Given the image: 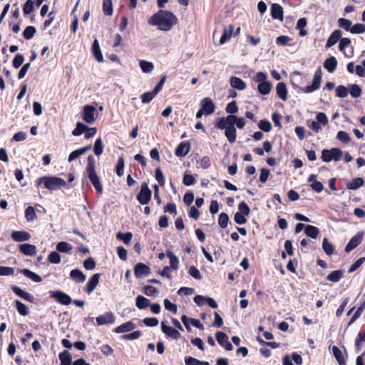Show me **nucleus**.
Instances as JSON below:
<instances>
[{"instance_id": "1", "label": "nucleus", "mask_w": 365, "mask_h": 365, "mask_svg": "<svg viewBox=\"0 0 365 365\" xmlns=\"http://www.w3.org/2000/svg\"><path fill=\"white\" fill-rule=\"evenodd\" d=\"M177 17L171 12L160 10L153 14L148 20L150 25L157 26L160 30L170 31L177 24Z\"/></svg>"}, {"instance_id": "2", "label": "nucleus", "mask_w": 365, "mask_h": 365, "mask_svg": "<svg viewBox=\"0 0 365 365\" xmlns=\"http://www.w3.org/2000/svg\"><path fill=\"white\" fill-rule=\"evenodd\" d=\"M86 173L93 184L96 192L98 194H101L103 192V187L95 170V159L93 155H89L88 157V163L86 168Z\"/></svg>"}, {"instance_id": "3", "label": "nucleus", "mask_w": 365, "mask_h": 365, "mask_svg": "<svg viewBox=\"0 0 365 365\" xmlns=\"http://www.w3.org/2000/svg\"><path fill=\"white\" fill-rule=\"evenodd\" d=\"M44 182L45 187L49 190H56L61 187H65L66 181L61 178L56 176H45L38 178V185Z\"/></svg>"}, {"instance_id": "4", "label": "nucleus", "mask_w": 365, "mask_h": 365, "mask_svg": "<svg viewBox=\"0 0 365 365\" xmlns=\"http://www.w3.org/2000/svg\"><path fill=\"white\" fill-rule=\"evenodd\" d=\"M267 79V75L261 71L257 73L253 77V81L258 83L257 91L262 95H267L271 91L272 84Z\"/></svg>"}, {"instance_id": "5", "label": "nucleus", "mask_w": 365, "mask_h": 365, "mask_svg": "<svg viewBox=\"0 0 365 365\" xmlns=\"http://www.w3.org/2000/svg\"><path fill=\"white\" fill-rule=\"evenodd\" d=\"M342 155V151L336 148H333L330 150L324 149L322 152V159L324 162L338 161L341 160Z\"/></svg>"}, {"instance_id": "6", "label": "nucleus", "mask_w": 365, "mask_h": 365, "mask_svg": "<svg viewBox=\"0 0 365 365\" xmlns=\"http://www.w3.org/2000/svg\"><path fill=\"white\" fill-rule=\"evenodd\" d=\"M152 192L149 189L148 184L144 182L141 185L140 190L137 195V200L142 205L148 204L151 198Z\"/></svg>"}, {"instance_id": "7", "label": "nucleus", "mask_w": 365, "mask_h": 365, "mask_svg": "<svg viewBox=\"0 0 365 365\" xmlns=\"http://www.w3.org/2000/svg\"><path fill=\"white\" fill-rule=\"evenodd\" d=\"M50 297L63 305H68L72 302L71 297L61 290L51 291Z\"/></svg>"}, {"instance_id": "8", "label": "nucleus", "mask_w": 365, "mask_h": 365, "mask_svg": "<svg viewBox=\"0 0 365 365\" xmlns=\"http://www.w3.org/2000/svg\"><path fill=\"white\" fill-rule=\"evenodd\" d=\"M322 81V71L321 69H318L313 77L312 83L310 86H307L301 90L305 93H312L319 88Z\"/></svg>"}, {"instance_id": "9", "label": "nucleus", "mask_w": 365, "mask_h": 365, "mask_svg": "<svg viewBox=\"0 0 365 365\" xmlns=\"http://www.w3.org/2000/svg\"><path fill=\"white\" fill-rule=\"evenodd\" d=\"M162 331L169 338L178 340L180 336V333L172 327L167 326L165 322H161Z\"/></svg>"}, {"instance_id": "10", "label": "nucleus", "mask_w": 365, "mask_h": 365, "mask_svg": "<svg viewBox=\"0 0 365 365\" xmlns=\"http://www.w3.org/2000/svg\"><path fill=\"white\" fill-rule=\"evenodd\" d=\"M218 344L226 350L231 351L233 349L232 344L228 341L227 335L222 331H217L215 334Z\"/></svg>"}, {"instance_id": "11", "label": "nucleus", "mask_w": 365, "mask_h": 365, "mask_svg": "<svg viewBox=\"0 0 365 365\" xmlns=\"http://www.w3.org/2000/svg\"><path fill=\"white\" fill-rule=\"evenodd\" d=\"M134 273L137 278H141L150 273V268L146 264L139 262L135 265Z\"/></svg>"}, {"instance_id": "12", "label": "nucleus", "mask_w": 365, "mask_h": 365, "mask_svg": "<svg viewBox=\"0 0 365 365\" xmlns=\"http://www.w3.org/2000/svg\"><path fill=\"white\" fill-rule=\"evenodd\" d=\"M364 233L359 232L356 235H354L348 242L345 247V251L346 252H349L356 248L362 241Z\"/></svg>"}, {"instance_id": "13", "label": "nucleus", "mask_w": 365, "mask_h": 365, "mask_svg": "<svg viewBox=\"0 0 365 365\" xmlns=\"http://www.w3.org/2000/svg\"><path fill=\"white\" fill-rule=\"evenodd\" d=\"M96 108L93 106L87 105L83 108V120L88 123H92L95 120L94 112Z\"/></svg>"}, {"instance_id": "14", "label": "nucleus", "mask_w": 365, "mask_h": 365, "mask_svg": "<svg viewBox=\"0 0 365 365\" xmlns=\"http://www.w3.org/2000/svg\"><path fill=\"white\" fill-rule=\"evenodd\" d=\"M190 150V143L188 141L181 142L175 149V154L178 157L185 156Z\"/></svg>"}, {"instance_id": "15", "label": "nucleus", "mask_w": 365, "mask_h": 365, "mask_svg": "<svg viewBox=\"0 0 365 365\" xmlns=\"http://www.w3.org/2000/svg\"><path fill=\"white\" fill-rule=\"evenodd\" d=\"M11 237L15 242H24L31 239V235L24 230L13 231L11 234Z\"/></svg>"}, {"instance_id": "16", "label": "nucleus", "mask_w": 365, "mask_h": 365, "mask_svg": "<svg viewBox=\"0 0 365 365\" xmlns=\"http://www.w3.org/2000/svg\"><path fill=\"white\" fill-rule=\"evenodd\" d=\"M96 322L98 325H104L106 324H113L115 322L113 314L110 312L96 317Z\"/></svg>"}, {"instance_id": "17", "label": "nucleus", "mask_w": 365, "mask_h": 365, "mask_svg": "<svg viewBox=\"0 0 365 365\" xmlns=\"http://www.w3.org/2000/svg\"><path fill=\"white\" fill-rule=\"evenodd\" d=\"M215 105L210 98H205L201 101V109L205 115H210L215 111Z\"/></svg>"}, {"instance_id": "18", "label": "nucleus", "mask_w": 365, "mask_h": 365, "mask_svg": "<svg viewBox=\"0 0 365 365\" xmlns=\"http://www.w3.org/2000/svg\"><path fill=\"white\" fill-rule=\"evenodd\" d=\"M100 279V274L96 273L94 274L91 279L88 280V282L86 284V292L90 294H91L94 289H96V286L98 285Z\"/></svg>"}, {"instance_id": "19", "label": "nucleus", "mask_w": 365, "mask_h": 365, "mask_svg": "<svg viewBox=\"0 0 365 365\" xmlns=\"http://www.w3.org/2000/svg\"><path fill=\"white\" fill-rule=\"evenodd\" d=\"M283 8L278 4H273L271 6V16L274 19H279L280 21L284 20Z\"/></svg>"}, {"instance_id": "20", "label": "nucleus", "mask_w": 365, "mask_h": 365, "mask_svg": "<svg viewBox=\"0 0 365 365\" xmlns=\"http://www.w3.org/2000/svg\"><path fill=\"white\" fill-rule=\"evenodd\" d=\"M19 249L21 253L26 256H34L37 252L35 245L27 243L19 245Z\"/></svg>"}, {"instance_id": "21", "label": "nucleus", "mask_w": 365, "mask_h": 365, "mask_svg": "<svg viewBox=\"0 0 365 365\" xmlns=\"http://www.w3.org/2000/svg\"><path fill=\"white\" fill-rule=\"evenodd\" d=\"M342 32L339 29H336L332 32L329 36L326 43V47L330 48L335 45L338 41L341 38Z\"/></svg>"}, {"instance_id": "22", "label": "nucleus", "mask_w": 365, "mask_h": 365, "mask_svg": "<svg viewBox=\"0 0 365 365\" xmlns=\"http://www.w3.org/2000/svg\"><path fill=\"white\" fill-rule=\"evenodd\" d=\"M11 288L12 291L16 295H18L19 297H21L29 302H34V297L31 294L22 290L20 287H19L16 285H13V286H11Z\"/></svg>"}, {"instance_id": "23", "label": "nucleus", "mask_w": 365, "mask_h": 365, "mask_svg": "<svg viewBox=\"0 0 365 365\" xmlns=\"http://www.w3.org/2000/svg\"><path fill=\"white\" fill-rule=\"evenodd\" d=\"M91 148V145H88L80 149L73 150L71 152L68 156V162H72L78 157L84 155L86 152H88Z\"/></svg>"}, {"instance_id": "24", "label": "nucleus", "mask_w": 365, "mask_h": 365, "mask_svg": "<svg viewBox=\"0 0 365 365\" xmlns=\"http://www.w3.org/2000/svg\"><path fill=\"white\" fill-rule=\"evenodd\" d=\"M92 52L94 58L98 62H102L103 61V57L97 39H95L93 42Z\"/></svg>"}, {"instance_id": "25", "label": "nucleus", "mask_w": 365, "mask_h": 365, "mask_svg": "<svg viewBox=\"0 0 365 365\" xmlns=\"http://www.w3.org/2000/svg\"><path fill=\"white\" fill-rule=\"evenodd\" d=\"M70 277L76 283H82L86 280V275L78 269L71 270Z\"/></svg>"}, {"instance_id": "26", "label": "nucleus", "mask_w": 365, "mask_h": 365, "mask_svg": "<svg viewBox=\"0 0 365 365\" xmlns=\"http://www.w3.org/2000/svg\"><path fill=\"white\" fill-rule=\"evenodd\" d=\"M135 328V324L131 321L122 324L121 325L115 328L114 331L116 333H124L133 330Z\"/></svg>"}, {"instance_id": "27", "label": "nucleus", "mask_w": 365, "mask_h": 365, "mask_svg": "<svg viewBox=\"0 0 365 365\" xmlns=\"http://www.w3.org/2000/svg\"><path fill=\"white\" fill-rule=\"evenodd\" d=\"M324 66L329 73H333L337 67V61L336 58L331 56L330 58L325 60Z\"/></svg>"}, {"instance_id": "28", "label": "nucleus", "mask_w": 365, "mask_h": 365, "mask_svg": "<svg viewBox=\"0 0 365 365\" xmlns=\"http://www.w3.org/2000/svg\"><path fill=\"white\" fill-rule=\"evenodd\" d=\"M235 27L233 25L230 24L228 29L225 28L223 34L222 35L220 43L224 44L226 41H227L233 35Z\"/></svg>"}, {"instance_id": "29", "label": "nucleus", "mask_w": 365, "mask_h": 365, "mask_svg": "<svg viewBox=\"0 0 365 365\" xmlns=\"http://www.w3.org/2000/svg\"><path fill=\"white\" fill-rule=\"evenodd\" d=\"M230 82L231 86L235 89L242 91L246 88V83L238 77H231Z\"/></svg>"}, {"instance_id": "30", "label": "nucleus", "mask_w": 365, "mask_h": 365, "mask_svg": "<svg viewBox=\"0 0 365 365\" xmlns=\"http://www.w3.org/2000/svg\"><path fill=\"white\" fill-rule=\"evenodd\" d=\"M276 92L282 101H286L287 99V90L285 83L282 82L277 83Z\"/></svg>"}, {"instance_id": "31", "label": "nucleus", "mask_w": 365, "mask_h": 365, "mask_svg": "<svg viewBox=\"0 0 365 365\" xmlns=\"http://www.w3.org/2000/svg\"><path fill=\"white\" fill-rule=\"evenodd\" d=\"M19 272L22 273L24 276L33 280L35 282H42V278L38 274L33 272L32 271L28 269H23L19 270Z\"/></svg>"}, {"instance_id": "32", "label": "nucleus", "mask_w": 365, "mask_h": 365, "mask_svg": "<svg viewBox=\"0 0 365 365\" xmlns=\"http://www.w3.org/2000/svg\"><path fill=\"white\" fill-rule=\"evenodd\" d=\"M237 130L235 126H228L225 130V135L230 143H233L236 140Z\"/></svg>"}, {"instance_id": "33", "label": "nucleus", "mask_w": 365, "mask_h": 365, "mask_svg": "<svg viewBox=\"0 0 365 365\" xmlns=\"http://www.w3.org/2000/svg\"><path fill=\"white\" fill-rule=\"evenodd\" d=\"M166 255L170 259V268L174 270L178 268V259L177 257L170 250L166 251Z\"/></svg>"}, {"instance_id": "34", "label": "nucleus", "mask_w": 365, "mask_h": 365, "mask_svg": "<svg viewBox=\"0 0 365 365\" xmlns=\"http://www.w3.org/2000/svg\"><path fill=\"white\" fill-rule=\"evenodd\" d=\"M332 353L339 365H346L343 354L336 346H333Z\"/></svg>"}, {"instance_id": "35", "label": "nucleus", "mask_w": 365, "mask_h": 365, "mask_svg": "<svg viewBox=\"0 0 365 365\" xmlns=\"http://www.w3.org/2000/svg\"><path fill=\"white\" fill-rule=\"evenodd\" d=\"M343 274L342 270L333 271L327 275V279L330 282H337L342 278Z\"/></svg>"}, {"instance_id": "36", "label": "nucleus", "mask_w": 365, "mask_h": 365, "mask_svg": "<svg viewBox=\"0 0 365 365\" xmlns=\"http://www.w3.org/2000/svg\"><path fill=\"white\" fill-rule=\"evenodd\" d=\"M58 356L61 361V365H71L72 358L69 351H63L59 354Z\"/></svg>"}, {"instance_id": "37", "label": "nucleus", "mask_w": 365, "mask_h": 365, "mask_svg": "<svg viewBox=\"0 0 365 365\" xmlns=\"http://www.w3.org/2000/svg\"><path fill=\"white\" fill-rule=\"evenodd\" d=\"M304 232L308 237L315 239L318 236L319 230L317 227L308 225L305 227Z\"/></svg>"}, {"instance_id": "38", "label": "nucleus", "mask_w": 365, "mask_h": 365, "mask_svg": "<svg viewBox=\"0 0 365 365\" xmlns=\"http://www.w3.org/2000/svg\"><path fill=\"white\" fill-rule=\"evenodd\" d=\"M135 304L138 309H143L148 307L150 301L147 298L139 295L135 299Z\"/></svg>"}, {"instance_id": "39", "label": "nucleus", "mask_w": 365, "mask_h": 365, "mask_svg": "<svg viewBox=\"0 0 365 365\" xmlns=\"http://www.w3.org/2000/svg\"><path fill=\"white\" fill-rule=\"evenodd\" d=\"M56 250L58 252L63 253H71L72 246L71 244L66 242H60L56 245Z\"/></svg>"}, {"instance_id": "40", "label": "nucleus", "mask_w": 365, "mask_h": 365, "mask_svg": "<svg viewBox=\"0 0 365 365\" xmlns=\"http://www.w3.org/2000/svg\"><path fill=\"white\" fill-rule=\"evenodd\" d=\"M139 64L140 68L144 73H150L154 68V65L153 63L145 60H140Z\"/></svg>"}, {"instance_id": "41", "label": "nucleus", "mask_w": 365, "mask_h": 365, "mask_svg": "<svg viewBox=\"0 0 365 365\" xmlns=\"http://www.w3.org/2000/svg\"><path fill=\"white\" fill-rule=\"evenodd\" d=\"M88 129V127L83 124V123L78 122L76 124V128L73 130L72 134L75 136H78L86 133V131Z\"/></svg>"}, {"instance_id": "42", "label": "nucleus", "mask_w": 365, "mask_h": 365, "mask_svg": "<svg viewBox=\"0 0 365 365\" xmlns=\"http://www.w3.org/2000/svg\"><path fill=\"white\" fill-rule=\"evenodd\" d=\"M16 308L19 314L22 316H26L29 312L27 307L19 300L15 301Z\"/></svg>"}, {"instance_id": "43", "label": "nucleus", "mask_w": 365, "mask_h": 365, "mask_svg": "<svg viewBox=\"0 0 365 365\" xmlns=\"http://www.w3.org/2000/svg\"><path fill=\"white\" fill-rule=\"evenodd\" d=\"M103 144L101 138L96 140L93 147V152L96 155L99 156L103 153Z\"/></svg>"}, {"instance_id": "44", "label": "nucleus", "mask_w": 365, "mask_h": 365, "mask_svg": "<svg viewBox=\"0 0 365 365\" xmlns=\"http://www.w3.org/2000/svg\"><path fill=\"white\" fill-rule=\"evenodd\" d=\"M364 180L361 178H354L351 182L347 185L349 190H356L364 185Z\"/></svg>"}, {"instance_id": "45", "label": "nucleus", "mask_w": 365, "mask_h": 365, "mask_svg": "<svg viewBox=\"0 0 365 365\" xmlns=\"http://www.w3.org/2000/svg\"><path fill=\"white\" fill-rule=\"evenodd\" d=\"M364 341H365V331H360L355 341V347L357 352L361 350Z\"/></svg>"}, {"instance_id": "46", "label": "nucleus", "mask_w": 365, "mask_h": 365, "mask_svg": "<svg viewBox=\"0 0 365 365\" xmlns=\"http://www.w3.org/2000/svg\"><path fill=\"white\" fill-rule=\"evenodd\" d=\"M103 10L106 15L111 16L113 14L112 0H103Z\"/></svg>"}, {"instance_id": "47", "label": "nucleus", "mask_w": 365, "mask_h": 365, "mask_svg": "<svg viewBox=\"0 0 365 365\" xmlns=\"http://www.w3.org/2000/svg\"><path fill=\"white\" fill-rule=\"evenodd\" d=\"M125 166V161L123 156H120L118 159V163L115 167L116 174L121 177L123 175V169Z\"/></svg>"}, {"instance_id": "48", "label": "nucleus", "mask_w": 365, "mask_h": 365, "mask_svg": "<svg viewBox=\"0 0 365 365\" xmlns=\"http://www.w3.org/2000/svg\"><path fill=\"white\" fill-rule=\"evenodd\" d=\"M36 32V29L34 26H29L24 29L23 32V36L26 39L29 40L34 37Z\"/></svg>"}, {"instance_id": "49", "label": "nucleus", "mask_w": 365, "mask_h": 365, "mask_svg": "<svg viewBox=\"0 0 365 365\" xmlns=\"http://www.w3.org/2000/svg\"><path fill=\"white\" fill-rule=\"evenodd\" d=\"M322 248L327 255H331L334 252V246L327 238L323 240Z\"/></svg>"}, {"instance_id": "50", "label": "nucleus", "mask_w": 365, "mask_h": 365, "mask_svg": "<svg viewBox=\"0 0 365 365\" xmlns=\"http://www.w3.org/2000/svg\"><path fill=\"white\" fill-rule=\"evenodd\" d=\"M25 217L27 221L34 220L37 216L35 212V210L32 206H29L25 210Z\"/></svg>"}, {"instance_id": "51", "label": "nucleus", "mask_w": 365, "mask_h": 365, "mask_svg": "<svg viewBox=\"0 0 365 365\" xmlns=\"http://www.w3.org/2000/svg\"><path fill=\"white\" fill-rule=\"evenodd\" d=\"M156 95H157V93H155V91L153 90L150 92H146V93H143L140 96L142 103H150Z\"/></svg>"}, {"instance_id": "52", "label": "nucleus", "mask_w": 365, "mask_h": 365, "mask_svg": "<svg viewBox=\"0 0 365 365\" xmlns=\"http://www.w3.org/2000/svg\"><path fill=\"white\" fill-rule=\"evenodd\" d=\"M143 292L149 297H155L158 294L159 291L154 287L147 285L143 287Z\"/></svg>"}, {"instance_id": "53", "label": "nucleus", "mask_w": 365, "mask_h": 365, "mask_svg": "<svg viewBox=\"0 0 365 365\" xmlns=\"http://www.w3.org/2000/svg\"><path fill=\"white\" fill-rule=\"evenodd\" d=\"M229 222V217L227 214L222 212L218 217V224L222 228H226Z\"/></svg>"}, {"instance_id": "54", "label": "nucleus", "mask_w": 365, "mask_h": 365, "mask_svg": "<svg viewBox=\"0 0 365 365\" xmlns=\"http://www.w3.org/2000/svg\"><path fill=\"white\" fill-rule=\"evenodd\" d=\"M61 255L58 252L53 251L48 256V260L53 264H59L61 262Z\"/></svg>"}, {"instance_id": "55", "label": "nucleus", "mask_w": 365, "mask_h": 365, "mask_svg": "<svg viewBox=\"0 0 365 365\" xmlns=\"http://www.w3.org/2000/svg\"><path fill=\"white\" fill-rule=\"evenodd\" d=\"M116 237L118 239L123 241L125 244L128 245L130 243V242L132 239L133 235L131 232H125V233L118 232Z\"/></svg>"}, {"instance_id": "56", "label": "nucleus", "mask_w": 365, "mask_h": 365, "mask_svg": "<svg viewBox=\"0 0 365 365\" xmlns=\"http://www.w3.org/2000/svg\"><path fill=\"white\" fill-rule=\"evenodd\" d=\"M350 32L354 34H359L365 32V24H356L351 26Z\"/></svg>"}, {"instance_id": "57", "label": "nucleus", "mask_w": 365, "mask_h": 365, "mask_svg": "<svg viewBox=\"0 0 365 365\" xmlns=\"http://www.w3.org/2000/svg\"><path fill=\"white\" fill-rule=\"evenodd\" d=\"M338 23L340 27L343 28L346 31H349L351 29V21L346 19L341 18L338 20Z\"/></svg>"}, {"instance_id": "58", "label": "nucleus", "mask_w": 365, "mask_h": 365, "mask_svg": "<svg viewBox=\"0 0 365 365\" xmlns=\"http://www.w3.org/2000/svg\"><path fill=\"white\" fill-rule=\"evenodd\" d=\"M350 94L353 98H359L361 94V88L356 84L350 86Z\"/></svg>"}, {"instance_id": "59", "label": "nucleus", "mask_w": 365, "mask_h": 365, "mask_svg": "<svg viewBox=\"0 0 365 365\" xmlns=\"http://www.w3.org/2000/svg\"><path fill=\"white\" fill-rule=\"evenodd\" d=\"M34 1L32 0H27L23 6V11L24 15L31 14L34 10Z\"/></svg>"}, {"instance_id": "60", "label": "nucleus", "mask_w": 365, "mask_h": 365, "mask_svg": "<svg viewBox=\"0 0 365 365\" xmlns=\"http://www.w3.org/2000/svg\"><path fill=\"white\" fill-rule=\"evenodd\" d=\"M336 95L339 98H346L348 96V89L344 86H339L336 89Z\"/></svg>"}, {"instance_id": "61", "label": "nucleus", "mask_w": 365, "mask_h": 365, "mask_svg": "<svg viewBox=\"0 0 365 365\" xmlns=\"http://www.w3.org/2000/svg\"><path fill=\"white\" fill-rule=\"evenodd\" d=\"M365 262V257H362L358 259L349 269L348 272L352 273L355 272L364 262Z\"/></svg>"}, {"instance_id": "62", "label": "nucleus", "mask_w": 365, "mask_h": 365, "mask_svg": "<svg viewBox=\"0 0 365 365\" xmlns=\"http://www.w3.org/2000/svg\"><path fill=\"white\" fill-rule=\"evenodd\" d=\"M238 209H239L238 212H240L245 216H248L250 213V209L249 206L247 205V204L245 202H242L239 204Z\"/></svg>"}, {"instance_id": "63", "label": "nucleus", "mask_w": 365, "mask_h": 365, "mask_svg": "<svg viewBox=\"0 0 365 365\" xmlns=\"http://www.w3.org/2000/svg\"><path fill=\"white\" fill-rule=\"evenodd\" d=\"M163 302H164L165 308L167 310L171 312L173 314H176L177 313L178 308H177V306L175 304L172 303L168 299H164Z\"/></svg>"}, {"instance_id": "64", "label": "nucleus", "mask_w": 365, "mask_h": 365, "mask_svg": "<svg viewBox=\"0 0 365 365\" xmlns=\"http://www.w3.org/2000/svg\"><path fill=\"white\" fill-rule=\"evenodd\" d=\"M336 138L342 143H347L350 141L349 135L345 131H339L336 135Z\"/></svg>"}]
</instances>
